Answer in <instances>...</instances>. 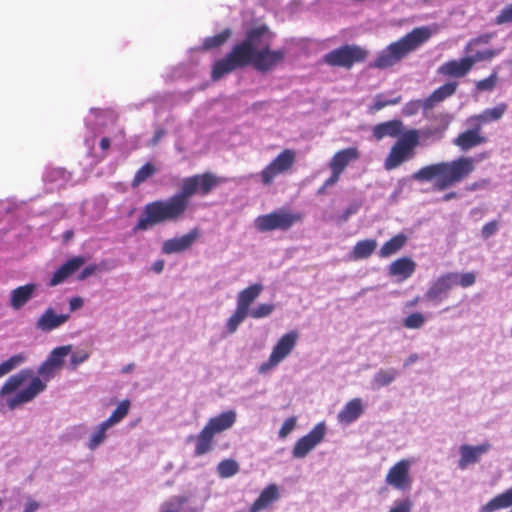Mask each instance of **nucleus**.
I'll list each match as a JSON object with an SVG mask.
<instances>
[{"instance_id":"nucleus-1","label":"nucleus","mask_w":512,"mask_h":512,"mask_svg":"<svg viewBox=\"0 0 512 512\" xmlns=\"http://www.w3.org/2000/svg\"><path fill=\"white\" fill-rule=\"evenodd\" d=\"M268 32L266 25L249 29L245 38L234 44L231 50L222 59L217 60L211 71L213 81L237 69L252 66L255 70L266 73L283 62L286 56L284 48L271 50L269 44L260 48L261 38Z\"/></svg>"},{"instance_id":"nucleus-2","label":"nucleus","mask_w":512,"mask_h":512,"mask_svg":"<svg viewBox=\"0 0 512 512\" xmlns=\"http://www.w3.org/2000/svg\"><path fill=\"white\" fill-rule=\"evenodd\" d=\"M221 182L222 180L211 172L184 178L177 193L165 200H155L144 206L134 232L146 231L161 223L180 220L190 206V200L194 195L206 196Z\"/></svg>"},{"instance_id":"nucleus-3","label":"nucleus","mask_w":512,"mask_h":512,"mask_svg":"<svg viewBox=\"0 0 512 512\" xmlns=\"http://www.w3.org/2000/svg\"><path fill=\"white\" fill-rule=\"evenodd\" d=\"M475 170L472 157L461 156L451 161H442L423 166L413 173L418 182H432L435 191H444L467 179Z\"/></svg>"},{"instance_id":"nucleus-4","label":"nucleus","mask_w":512,"mask_h":512,"mask_svg":"<svg viewBox=\"0 0 512 512\" xmlns=\"http://www.w3.org/2000/svg\"><path fill=\"white\" fill-rule=\"evenodd\" d=\"M32 369H22L10 376L0 389V404L9 410L32 401L39 393L45 390L46 384L39 378L33 377Z\"/></svg>"},{"instance_id":"nucleus-5","label":"nucleus","mask_w":512,"mask_h":512,"mask_svg":"<svg viewBox=\"0 0 512 512\" xmlns=\"http://www.w3.org/2000/svg\"><path fill=\"white\" fill-rule=\"evenodd\" d=\"M431 34V30L426 26L414 28L404 37L389 44L385 49L380 51L369 66L377 69H386L394 66L409 53L425 43L431 37Z\"/></svg>"},{"instance_id":"nucleus-6","label":"nucleus","mask_w":512,"mask_h":512,"mask_svg":"<svg viewBox=\"0 0 512 512\" xmlns=\"http://www.w3.org/2000/svg\"><path fill=\"white\" fill-rule=\"evenodd\" d=\"M419 143V130H406L390 148L384 161V168L387 171H391L401 166L404 162L413 159L415 157V149Z\"/></svg>"},{"instance_id":"nucleus-7","label":"nucleus","mask_w":512,"mask_h":512,"mask_svg":"<svg viewBox=\"0 0 512 512\" xmlns=\"http://www.w3.org/2000/svg\"><path fill=\"white\" fill-rule=\"evenodd\" d=\"M302 220L303 216L301 213L281 208L271 213L258 216L254 221V225L259 232H270L274 230L287 231Z\"/></svg>"},{"instance_id":"nucleus-8","label":"nucleus","mask_w":512,"mask_h":512,"mask_svg":"<svg viewBox=\"0 0 512 512\" xmlns=\"http://www.w3.org/2000/svg\"><path fill=\"white\" fill-rule=\"evenodd\" d=\"M263 286L259 283L252 284L241 290L237 296L235 312L227 320L226 328L229 334H233L239 325L248 317L251 304L259 297Z\"/></svg>"},{"instance_id":"nucleus-9","label":"nucleus","mask_w":512,"mask_h":512,"mask_svg":"<svg viewBox=\"0 0 512 512\" xmlns=\"http://www.w3.org/2000/svg\"><path fill=\"white\" fill-rule=\"evenodd\" d=\"M368 51L355 44H346L323 56V62L331 67L352 68L355 63L365 61Z\"/></svg>"},{"instance_id":"nucleus-10","label":"nucleus","mask_w":512,"mask_h":512,"mask_svg":"<svg viewBox=\"0 0 512 512\" xmlns=\"http://www.w3.org/2000/svg\"><path fill=\"white\" fill-rule=\"evenodd\" d=\"M295 162L296 151L284 149L260 172L261 183L270 186L276 177L290 172Z\"/></svg>"},{"instance_id":"nucleus-11","label":"nucleus","mask_w":512,"mask_h":512,"mask_svg":"<svg viewBox=\"0 0 512 512\" xmlns=\"http://www.w3.org/2000/svg\"><path fill=\"white\" fill-rule=\"evenodd\" d=\"M412 460L401 459L392 465L385 477V482L388 486L398 491H409L412 487L413 479L410 474Z\"/></svg>"},{"instance_id":"nucleus-12","label":"nucleus","mask_w":512,"mask_h":512,"mask_svg":"<svg viewBox=\"0 0 512 512\" xmlns=\"http://www.w3.org/2000/svg\"><path fill=\"white\" fill-rule=\"evenodd\" d=\"M298 337L297 331H290L284 334L273 347L268 361L260 366V371L265 372L284 360L296 346Z\"/></svg>"},{"instance_id":"nucleus-13","label":"nucleus","mask_w":512,"mask_h":512,"mask_svg":"<svg viewBox=\"0 0 512 512\" xmlns=\"http://www.w3.org/2000/svg\"><path fill=\"white\" fill-rule=\"evenodd\" d=\"M326 435V425L320 422L305 436L299 438L292 450V455L296 459L304 458L312 451Z\"/></svg>"},{"instance_id":"nucleus-14","label":"nucleus","mask_w":512,"mask_h":512,"mask_svg":"<svg viewBox=\"0 0 512 512\" xmlns=\"http://www.w3.org/2000/svg\"><path fill=\"white\" fill-rule=\"evenodd\" d=\"M470 127L459 133L453 140V144L461 151H468L477 146L487 143L488 138L484 135L482 128L475 123H467Z\"/></svg>"},{"instance_id":"nucleus-15","label":"nucleus","mask_w":512,"mask_h":512,"mask_svg":"<svg viewBox=\"0 0 512 512\" xmlns=\"http://www.w3.org/2000/svg\"><path fill=\"white\" fill-rule=\"evenodd\" d=\"M458 273L448 272L438 277L428 288L425 297L429 301H441L448 291L457 284Z\"/></svg>"},{"instance_id":"nucleus-16","label":"nucleus","mask_w":512,"mask_h":512,"mask_svg":"<svg viewBox=\"0 0 512 512\" xmlns=\"http://www.w3.org/2000/svg\"><path fill=\"white\" fill-rule=\"evenodd\" d=\"M199 235V230L194 228L181 237L168 239L162 245V253L169 255L183 252L193 245Z\"/></svg>"},{"instance_id":"nucleus-17","label":"nucleus","mask_w":512,"mask_h":512,"mask_svg":"<svg viewBox=\"0 0 512 512\" xmlns=\"http://www.w3.org/2000/svg\"><path fill=\"white\" fill-rule=\"evenodd\" d=\"M69 314H56L53 308H47L36 321V328L42 332H51L65 324Z\"/></svg>"},{"instance_id":"nucleus-18","label":"nucleus","mask_w":512,"mask_h":512,"mask_svg":"<svg viewBox=\"0 0 512 512\" xmlns=\"http://www.w3.org/2000/svg\"><path fill=\"white\" fill-rule=\"evenodd\" d=\"M491 445L483 443L477 446L461 445L460 447V460L458 466L460 469H465L467 466L479 461L480 457L489 451Z\"/></svg>"},{"instance_id":"nucleus-19","label":"nucleus","mask_w":512,"mask_h":512,"mask_svg":"<svg viewBox=\"0 0 512 512\" xmlns=\"http://www.w3.org/2000/svg\"><path fill=\"white\" fill-rule=\"evenodd\" d=\"M473 67V62L467 57L460 60H450L442 64L438 72L444 76L461 78L464 77Z\"/></svg>"},{"instance_id":"nucleus-20","label":"nucleus","mask_w":512,"mask_h":512,"mask_svg":"<svg viewBox=\"0 0 512 512\" xmlns=\"http://www.w3.org/2000/svg\"><path fill=\"white\" fill-rule=\"evenodd\" d=\"M404 125L401 120L394 119L386 122L379 123L372 128V135L376 140H382L385 137L400 138Z\"/></svg>"},{"instance_id":"nucleus-21","label":"nucleus","mask_w":512,"mask_h":512,"mask_svg":"<svg viewBox=\"0 0 512 512\" xmlns=\"http://www.w3.org/2000/svg\"><path fill=\"white\" fill-rule=\"evenodd\" d=\"M458 83L450 81L434 90L426 99H424V112L433 109L437 104L454 95Z\"/></svg>"},{"instance_id":"nucleus-22","label":"nucleus","mask_w":512,"mask_h":512,"mask_svg":"<svg viewBox=\"0 0 512 512\" xmlns=\"http://www.w3.org/2000/svg\"><path fill=\"white\" fill-rule=\"evenodd\" d=\"M85 259L81 256L73 257L61 265L52 275L50 279V286H56L64 282L70 275L76 272L82 265Z\"/></svg>"},{"instance_id":"nucleus-23","label":"nucleus","mask_w":512,"mask_h":512,"mask_svg":"<svg viewBox=\"0 0 512 512\" xmlns=\"http://www.w3.org/2000/svg\"><path fill=\"white\" fill-rule=\"evenodd\" d=\"M507 110L506 103H499L493 108L483 110L480 114L472 115L467 119V123H475L479 127L484 124L500 120Z\"/></svg>"},{"instance_id":"nucleus-24","label":"nucleus","mask_w":512,"mask_h":512,"mask_svg":"<svg viewBox=\"0 0 512 512\" xmlns=\"http://www.w3.org/2000/svg\"><path fill=\"white\" fill-rule=\"evenodd\" d=\"M360 153L356 147H349L337 151L332 157L329 168L343 173L350 162L359 159Z\"/></svg>"},{"instance_id":"nucleus-25","label":"nucleus","mask_w":512,"mask_h":512,"mask_svg":"<svg viewBox=\"0 0 512 512\" xmlns=\"http://www.w3.org/2000/svg\"><path fill=\"white\" fill-rule=\"evenodd\" d=\"M279 488L276 484L266 486L259 497L253 502L249 508V512H260L267 509L272 503L279 499Z\"/></svg>"},{"instance_id":"nucleus-26","label":"nucleus","mask_w":512,"mask_h":512,"mask_svg":"<svg viewBox=\"0 0 512 512\" xmlns=\"http://www.w3.org/2000/svg\"><path fill=\"white\" fill-rule=\"evenodd\" d=\"M236 417L234 410H228L210 418L205 426L216 435L231 428L236 422Z\"/></svg>"},{"instance_id":"nucleus-27","label":"nucleus","mask_w":512,"mask_h":512,"mask_svg":"<svg viewBox=\"0 0 512 512\" xmlns=\"http://www.w3.org/2000/svg\"><path fill=\"white\" fill-rule=\"evenodd\" d=\"M362 400L360 398H353L347 402L337 415L340 423L350 424L356 421L363 413Z\"/></svg>"},{"instance_id":"nucleus-28","label":"nucleus","mask_w":512,"mask_h":512,"mask_svg":"<svg viewBox=\"0 0 512 512\" xmlns=\"http://www.w3.org/2000/svg\"><path fill=\"white\" fill-rule=\"evenodd\" d=\"M35 290L36 285L33 283L13 289L10 294V306L14 310L21 309L33 297Z\"/></svg>"},{"instance_id":"nucleus-29","label":"nucleus","mask_w":512,"mask_h":512,"mask_svg":"<svg viewBox=\"0 0 512 512\" xmlns=\"http://www.w3.org/2000/svg\"><path fill=\"white\" fill-rule=\"evenodd\" d=\"M416 263L409 257H402L393 261L389 266L391 276H400L401 280H406L415 272Z\"/></svg>"},{"instance_id":"nucleus-30","label":"nucleus","mask_w":512,"mask_h":512,"mask_svg":"<svg viewBox=\"0 0 512 512\" xmlns=\"http://www.w3.org/2000/svg\"><path fill=\"white\" fill-rule=\"evenodd\" d=\"M215 435L204 426L197 436H189L188 440H195V456H202L212 450Z\"/></svg>"},{"instance_id":"nucleus-31","label":"nucleus","mask_w":512,"mask_h":512,"mask_svg":"<svg viewBox=\"0 0 512 512\" xmlns=\"http://www.w3.org/2000/svg\"><path fill=\"white\" fill-rule=\"evenodd\" d=\"M377 247L375 239H365L358 241L350 254V259L361 260L369 258Z\"/></svg>"},{"instance_id":"nucleus-32","label":"nucleus","mask_w":512,"mask_h":512,"mask_svg":"<svg viewBox=\"0 0 512 512\" xmlns=\"http://www.w3.org/2000/svg\"><path fill=\"white\" fill-rule=\"evenodd\" d=\"M407 242V236L403 233H399L386 241L379 250V256L381 258H387L397 253Z\"/></svg>"},{"instance_id":"nucleus-33","label":"nucleus","mask_w":512,"mask_h":512,"mask_svg":"<svg viewBox=\"0 0 512 512\" xmlns=\"http://www.w3.org/2000/svg\"><path fill=\"white\" fill-rule=\"evenodd\" d=\"M231 34V30L226 28L217 35L205 38L202 44V50L208 51L220 47L230 38Z\"/></svg>"},{"instance_id":"nucleus-34","label":"nucleus","mask_w":512,"mask_h":512,"mask_svg":"<svg viewBox=\"0 0 512 512\" xmlns=\"http://www.w3.org/2000/svg\"><path fill=\"white\" fill-rule=\"evenodd\" d=\"M156 173V167L154 164L147 162L142 167H140L131 182V186L133 188L138 187L140 184L145 182L148 178L152 177Z\"/></svg>"},{"instance_id":"nucleus-35","label":"nucleus","mask_w":512,"mask_h":512,"mask_svg":"<svg viewBox=\"0 0 512 512\" xmlns=\"http://www.w3.org/2000/svg\"><path fill=\"white\" fill-rule=\"evenodd\" d=\"M129 408V400L122 401L112 412L109 418L104 421L105 425H109L111 427L112 425L120 422L128 414Z\"/></svg>"},{"instance_id":"nucleus-36","label":"nucleus","mask_w":512,"mask_h":512,"mask_svg":"<svg viewBox=\"0 0 512 512\" xmlns=\"http://www.w3.org/2000/svg\"><path fill=\"white\" fill-rule=\"evenodd\" d=\"M397 376V371L395 369L389 370H379L373 378V383L377 387H384L392 383Z\"/></svg>"},{"instance_id":"nucleus-37","label":"nucleus","mask_w":512,"mask_h":512,"mask_svg":"<svg viewBox=\"0 0 512 512\" xmlns=\"http://www.w3.org/2000/svg\"><path fill=\"white\" fill-rule=\"evenodd\" d=\"M217 470L222 478H229L239 471V465L233 459H225L218 464Z\"/></svg>"},{"instance_id":"nucleus-38","label":"nucleus","mask_w":512,"mask_h":512,"mask_svg":"<svg viewBox=\"0 0 512 512\" xmlns=\"http://www.w3.org/2000/svg\"><path fill=\"white\" fill-rule=\"evenodd\" d=\"M69 351V346L57 347L50 353L46 360L50 363L51 366L59 369L63 364L64 357L68 355Z\"/></svg>"},{"instance_id":"nucleus-39","label":"nucleus","mask_w":512,"mask_h":512,"mask_svg":"<svg viewBox=\"0 0 512 512\" xmlns=\"http://www.w3.org/2000/svg\"><path fill=\"white\" fill-rule=\"evenodd\" d=\"M435 119L439 120L440 126L435 129H429L426 131L427 136H438L439 138L443 137L444 132L448 129L451 118L448 114H439L435 117Z\"/></svg>"},{"instance_id":"nucleus-40","label":"nucleus","mask_w":512,"mask_h":512,"mask_svg":"<svg viewBox=\"0 0 512 512\" xmlns=\"http://www.w3.org/2000/svg\"><path fill=\"white\" fill-rule=\"evenodd\" d=\"M25 361V357L22 354H16L11 356L6 361L0 364V378L11 372L15 367Z\"/></svg>"},{"instance_id":"nucleus-41","label":"nucleus","mask_w":512,"mask_h":512,"mask_svg":"<svg viewBox=\"0 0 512 512\" xmlns=\"http://www.w3.org/2000/svg\"><path fill=\"white\" fill-rule=\"evenodd\" d=\"M186 501V497L175 496L161 505L160 512H180Z\"/></svg>"},{"instance_id":"nucleus-42","label":"nucleus","mask_w":512,"mask_h":512,"mask_svg":"<svg viewBox=\"0 0 512 512\" xmlns=\"http://www.w3.org/2000/svg\"><path fill=\"white\" fill-rule=\"evenodd\" d=\"M425 321L426 319L423 314L414 312L404 318L403 325L407 329H419L424 325Z\"/></svg>"},{"instance_id":"nucleus-43","label":"nucleus","mask_w":512,"mask_h":512,"mask_svg":"<svg viewBox=\"0 0 512 512\" xmlns=\"http://www.w3.org/2000/svg\"><path fill=\"white\" fill-rule=\"evenodd\" d=\"M497 81L498 74L496 71H494L487 78L477 81L476 89L479 92L492 91L496 87Z\"/></svg>"},{"instance_id":"nucleus-44","label":"nucleus","mask_w":512,"mask_h":512,"mask_svg":"<svg viewBox=\"0 0 512 512\" xmlns=\"http://www.w3.org/2000/svg\"><path fill=\"white\" fill-rule=\"evenodd\" d=\"M275 306L270 303H262L259 304L256 308L250 309L248 316L254 318V319H260L269 316Z\"/></svg>"},{"instance_id":"nucleus-45","label":"nucleus","mask_w":512,"mask_h":512,"mask_svg":"<svg viewBox=\"0 0 512 512\" xmlns=\"http://www.w3.org/2000/svg\"><path fill=\"white\" fill-rule=\"evenodd\" d=\"M109 425H105V422H102L97 431L91 436L90 442H89V448L95 449L97 446H99L105 439L106 430L109 428Z\"/></svg>"},{"instance_id":"nucleus-46","label":"nucleus","mask_w":512,"mask_h":512,"mask_svg":"<svg viewBox=\"0 0 512 512\" xmlns=\"http://www.w3.org/2000/svg\"><path fill=\"white\" fill-rule=\"evenodd\" d=\"M296 423L297 418L295 416L287 418L279 429V438L285 439L295 429Z\"/></svg>"},{"instance_id":"nucleus-47","label":"nucleus","mask_w":512,"mask_h":512,"mask_svg":"<svg viewBox=\"0 0 512 512\" xmlns=\"http://www.w3.org/2000/svg\"><path fill=\"white\" fill-rule=\"evenodd\" d=\"M421 108L424 110V100H411L404 105L403 114L412 116L417 114Z\"/></svg>"},{"instance_id":"nucleus-48","label":"nucleus","mask_w":512,"mask_h":512,"mask_svg":"<svg viewBox=\"0 0 512 512\" xmlns=\"http://www.w3.org/2000/svg\"><path fill=\"white\" fill-rule=\"evenodd\" d=\"M497 25L512 23V3L505 6L495 18Z\"/></svg>"},{"instance_id":"nucleus-49","label":"nucleus","mask_w":512,"mask_h":512,"mask_svg":"<svg viewBox=\"0 0 512 512\" xmlns=\"http://www.w3.org/2000/svg\"><path fill=\"white\" fill-rule=\"evenodd\" d=\"M497 55V51L493 49H488L484 51H478L473 56H468L467 58L473 62V65L476 62L491 60Z\"/></svg>"},{"instance_id":"nucleus-50","label":"nucleus","mask_w":512,"mask_h":512,"mask_svg":"<svg viewBox=\"0 0 512 512\" xmlns=\"http://www.w3.org/2000/svg\"><path fill=\"white\" fill-rule=\"evenodd\" d=\"M476 282V275L474 272H466L463 274L458 273L457 284L463 288L470 287Z\"/></svg>"},{"instance_id":"nucleus-51","label":"nucleus","mask_w":512,"mask_h":512,"mask_svg":"<svg viewBox=\"0 0 512 512\" xmlns=\"http://www.w3.org/2000/svg\"><path fill=\"white\" fill-rule=\"evenodd\" d=\"M413 503L409 498H405L395 502V505L389 512H411Z\"/></svg>"},{"instance_id":"nucleus-52","label":"nucleus","mask_w":512,"mask_h":512,"mask_svg":"<svg viewBox=\"0 0 512 512\" xmlns=\"http://www.w3.org/2000/svg\"><path fill=\"white\" fill-rule=\"evenodd\" d=\"M55 370H57V369L54 366H51L50 363L47 360H45L40 365L37 372L45 380H48L54 375Z\"/></svg>"},{"instance_id":"nucleus-53","label":"nucleus","mask_w":512,"mask_h":512,"mask_svg":"<svg viewBox=\"0 0 512 512\" xmlns=\"http://www.w3.org/2000/svg\"><path fill=\"white\" fill-rule=\"evenodd\" d=\"M361 207V203H357V202H354V203H351L344 211L343 213L340 215L339 217V221L340 222H346L350 216L356 214L358 212V210L360 209Z\"/></svg>"},{"instance_id":"nucleus-54","label":"nucleus","mask_w":512,"mask_h":512,"mask_svg":"<svg viewBox=\"0 0 512 512\" xmlns=\"http://www.w3.org/2000/svg\"><path fill=\"white\" fill-rule=\"evenodd\" d=\"M498 230V222L496 220H492L486 223L481 230V235L484 239H488Z\"/></svg>"},{"instance_id":"nucleus-55","label":"nucleus","mask_w":512,"mask_h":512,"mask_svg":"<svg viewBox=\"0 0 512 512\" xmlns=\"http://www.w3.org/2000/svg\"><path fill=\"white\" fill-rule=\"evenodd\" d=\"M399 102H400V97H398L396 99H393V100H382L381 95H378L375 98V101H374V104H373V109L376 110V111H379V110L383 109L386 106L395 105V104H397Z\"/></svg>"},{"instance_id":"nucleus-56","label":"nucleus","mask_w":512,"mask_h":512,"mask_svg":"<svg viewBox=\"0 0 512 512\" xmlns=\"http://www.w3.org/2000/svg\"><path fill=\"white\" fill-rule=\"evenodd\" d=\"M89 355L86 352L75 353L71 356V365L73 368L77 367L79 364L85 362L88 359Z\"/></svg>"},{"instance_id":"nucleus-57","label":"nucleus","mask_w":512,"mask_h":512,"mask_svg":"<svg viewBox=\"0 0 512 512\" xmlns=\"http://www.w3.org/2000/svg\"><path fill=\"white\" fill-rule=\"evenodd\" d=\"M97 270L98 266L96 264L88 265L81 271V273L78 276V279L85 280L86 278L94 274Z\"/></svg>"},{"instance_id":"nucleus-58","label":"nucleus","mask_w":512,"mask_h":512,"mask_svg":"<svg viewBox=\"0 0 512 512\" xmlns=\"http://www.w3.org/2000/svg\"><path fill=\"white\" fill-rule=\"evenodd\" d=\"M330 170L332 172L331 176L328 179H326L324 182L325 186H327V187H330V186L336 184L339 181L340 176L342 174L340 172H337L335 169H330Z\"/></svg>"},{"instance_id":"nucleus-59","label":"nucleus","mask_w":512,"mask_h":512,"mask_svg":"<svg viewBox=\"0 0 512 512\" xmlns=\"http://www.w3.org/2000/svg\"><path fill=\"white\" fill-rule=\"evenodd\" d=\"M83 306V299L81 297H72L69 300L70 311H75Z\"/></svg>"},{"instance_id":"nucleus-60","label":"nucleus","mask_w":512,"mask_h":512,"mask_svg":"<svg viewBox=\"0 0 512 512\" xmlns=\"http://www.w3.org/2000/svg\"><path fill=\"white\" fill-rule=\"evenodd\" d=\"M39 505L35 501H29L26 503V506L23 512H35L38 509Z\"/></svg>"},{"instance_id":"nucleus-61","label":"nucleus","mask_w":512,"mask_h":512,"mask_svg":"<svg viewBox=\"0 0 512 512\" xmlns=\"http://www.w3.org/2000/svg\"><path fill=\"white\" fill-rule=\"evenodd\" d=\"M164 260H157L152 265V270L156 273H161L164 269Z\"/></svg>"},{"instance_id":"nucleus-62","label":"nucleus","mask_w":512,"mask_h":512,"mask_svg":"<svg viewBox=\"0 0 512 512\" xmlns=\"http://www.w3.org/2000/svg\"><path fill=\"white\" fill-rule=\"evenodd\" d=\"M100 148L104 151L110 148V139L107 137H103L100 141Z\"/></svg>"},{"instance_id":"nucleus-63","label":"nucleus","mask_w":512,"mask_h":512,"mask_svg":"<svg viewBox=\"0 0 512 512\" xmlns=\"http://www.w3.org/2000/svg\"><path fill=\"white\" fill-rule=\"evenodd\" d=\"M419 300H420V297L419 296H416L414 297L412 300L406 302L405 306L407 308H412V307H415L418 303H419Z\"/></svg>"},{"instance_id":"nucleus-64","label":"nucleus","mask_w":512,"mask_h":512,"mask_svg":"<svg viewBox=\"0 0 512 512\" xmlns=\"http://www.w3.org/2000/svg\"><path fill=\"white\" fill-rule=\"evenodd\" d=\"M458 194L456 192H449V193H446L443 197H442V200L447 202V201H450L451 199H454V198H457Z\"/></svg>"}]
</instances>
